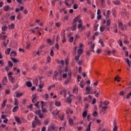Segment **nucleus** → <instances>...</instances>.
Returning a JSON list of instances; mask_svg holds the SVG:
<instances>
[{
  "label": "nucleus",
  "mask_w": 131,
  "mask_h": 131,
  "mask_svg": "<svg viewBox=\"0 0 131 131\" xmlns=\"http://www.w3.org/2000/svg\"><path fill=\"white\" fill-rule=\"evenodd\" d=\"M94 48H95V45H92L90 48L89 51L90 52H93V53H95V50H94Z\"/></svg>",
  "instance_id": "12"
},
{
  "label": "nucleus",
  "mask_w": 131,
  "mask_h": 131,
  "mask_svg": "<svg viewBox=\"0 0 131 131\" xmlns=\"http://www.w3.org/2000/svg\"><path fill=\"white\" fill-rule=\"evenodd\" d=\"M11 48H8L7 50L5 51V54L6 55H9L10 54V52H11Z\"/></svg>",
  "instance_id": "30"
},
{
  "label": "nucleus",
  "mask_w": 131,
  "mask_h": 131,
  "mask_svg": "<svg viewBox=\"0 0 131 131\" xmlns=\"http://www.w3.org/2000/svg\"><path fill=\"white\" fill-rule=\"evenodd\" d=\"M118 43H119V46L120 47H122L123 44H122V41L121 40H119V41H118Z\"/></svg>",
  "instance_id": "52"
},
{
  "label": "nucleus",
  "mask_w": 131,
  "mask_h": 131,
  "mask_svg": "<svg viewBox=\"0 0 131 131\" xmlns=\"http://www.w3.org/2000/svg\"><path fill=\"white\" fill-rule=\"evenodd\" d=\"M103 104H104V105H105V106H108V105H109V101H105L103 102Z\"/></svg>",
  "instance_id": "45"
},
{
  "label": "nucleus",
  "mask_w": 131,
  "mask_h": 131,
  "mask_svg": "<svg viewBox=\"0 0 131 131\" xmlns=\"http://www.w3.org/2000/svg\"><path fill=\"white\" fill-rule=\"evenodd\" d=\"M118 25H119V28H120V29H121V30H122V31L124 30V28H123V24L122 23H119Z\"/></svg>",
  "instance_id": "10"
},
{
  "label": "nucleus",
  "mask_w": 131,
  "mask_h": 131,
  "mask_svg": "<svg viewBox=\"0 0 131 131\" xmlns=\"http://www.w3.org/2000/svg\"><path fill=\"white\" fill-rule=\"evenodd\" d=\"M86 91H88V92H91V87H86L85 88Z\"/></svg>",
  "instance_id": "64"
},
{
  "label": "nucleus",
  "mask_w": 131,
  "mask_h": 131,
  "mask_svg": "<svg viewBox=\"0 0 131 131\" xmlns=\"http://www.w3.org/2000/svg\"><path fill=\"white\" fill-rule=\"evenodd\" d=\"M131 96V92L126 96V99H129Z\"/></svg>",
  "instance_id": "59"
},
{
  "label": "nucleus",
  "mask_w": 131,
  "mask_h": 131,
  "mask_svg": "<svg viewBox=\"0 0 131 131\" xmlns=\"http://www.w3.org/2000/svg\"><path fill=\"white\" fill-rule=\"evenodd\" d=\"M17 55V53H16V52H15V51H12L11 52V54H10V56L11 57H16Z\"/></svg>",
  "instance_id": "24"
},
{
  "label": "nucleus",
  "mask_w": 131,
  "mask_h": 131,
  "mask_svg": "<svg viewBox=\"0 0 131 131\" xmlns=\"http://www.w3.org/2000/svg\"><path fill=\"white\" fill-rule=\"evenodd\" d=\"M35 122L36 124H38V125H41V121L37 118V116L35 117Z\"/></svg>",
  "instance_id": "2"
},
{
  "label": "nucleus",
  "mask_w": 131,
  "mask_h": 131,
  "mask_svg": "<svg viewBox=\"0 0 131 131\" xmlns=\"http://www.w3.org/2000/svg\"><path fill=\"white\" fill-rule=\"evenodd\" d=\"M8 64L10 65V67H13V62L12 61H9Z\"/></svg>",
  "instance_id": "56"
},
{
  "label": "nucleus",
  "mask_w": 131,
  "mask_h": 131,
  "mask_svg": "<svg viewBox=\"0 0 131 131\" xmlns=\"http://www.w3.org/2000/svg\"><path fill=\"white\" fill-rule=\"evenodd\" d=\"M118 81V82H119L120 81V77L118 76H116L115 78V81Z\"/></svg>",
  "instance_id": "22"
},
{
  "label": "nucleus",
  "mask_w": 131,
  "mask_h": 131,
  "mask_svg": "<svg viewBox=\"0 0 131 131\" xmlns=\"http://www.w3.org/2000/svg\"><path fill=\"white\" fill-rule=\"evenodd\" d=\"M72 31H74V30H76V24H74L72 27Z\"/></svg>",
  "instance_id": "32"
},
{
  "label": "nucleus",
  "mask_w": 131,
  "mask_h": 131,
  "mask_svg": "<svg viewBox=\"0 0 131 131\" xmlns=\"http://www.w3.org/2000/svg\"><path fill=\"white\" fill-rule=\"evenodd\" d=\"M7 81H8V79L7 78V77H4L3 80V83L4 85H5Z\"/></svg>",
  "instance_id": "21"
},
{
  "label": "nucleus",
  "mask_w": 131,
  "mask_h": 131,
  "mask_svg": "<svg viewBox=\"0 0 131 131\" xmlns=\"http://www.w3.org/2000/svg\"><path fill=\"white\" fill-rule=\"evenodd\" d=\"M15 121L17 122V123H21L22 121H21V119L18 117H15Z\"/></svg>",
  "instance_id": "14"
},
{
  "label": "nucleus",
  "mask_w": 131,
  "mask_h": 131,
  "mask_svg": "<svg viewBox=\"0 0 131 131\" xmlns=\"http://www.w3.org/2000/svg\"><path fill=\"white\" fill-rule=\"evenodd\" d=\"M108 108V106H103L101 108V111L102 112H105V111H106V109H107Z\"/></svg>",
  "instance_id": "35"
},
{
  "label": "nucleus",
  "mask_w": 131,
  "mask_h": 131,
  "mask_svg": "<svg viewBox=\"0 0 131 131\" xmlns=\"http://www.w3.org/2000/svg\"><path fill=\"white\" fill-rule=\"evenodd\" d=\"M124 94H125L124 91H121L119 93V95L120 96H123V95H124Z\"/></svg>",
  "instance_id": "60"
},
{
  "label": "nucleus",
  "mask_w": 131,
  "mask_h": 131,
  "mask_svg": "<svg viewBox=\"0 0 131 131\" xmlns=\"http://www.w3.org/2000/svg\"><path fill=\"white\" fill-rule=\"evenodd\" d=\"M111 11H110V10H107L106 12V15L105 14V13H104V16H106V18H109V16H110V13Z\"/></svg>",
  "instance_id": "19"
},
{
  "label": "nucleus",
  "mask_w": 131,
  "mask_h": 131,
  "mask_svg": "<svg viewBox=\"0 0 131 131\" xmlns=\"http://www.w3.org/2000/svg\"><path fill=\"white\" fill-rule=\"evenodd\" d=\"M69 122L70 125H71V126H73V125H74V122H73V120L71 118H70L69 119Z\"/></svg>",
  "instance_id": "15"
},
{
  "label": "nucleus",
  "mask_w": 131,
  "mask_h": 131,
  "mask_svg": "<svg viewBox=\"0 0 131 131\" xmlns=\"http://www.w3.org/2000/svg\"><path fill=\"white\" fill-rule=\"evenodd\" d=\"M43 84H40L39 85V89H42V88H43Z\"/></svg>",
  "instance_id": "63"
},
{
  "label": "nucleus",
  "mask_w": 131,
  "mask_h": 131,
  "mask_svg": "<svg viewBox=\"0 0 131 131\" xmlns=\"http://www.w3.org/2000/svg\"><path fill=\"white\" fill-rule=\"evenodd\" d=\"M91 125H92V122H90L89 124L88 127L86 129V131H91Z\"/></svg>",
  "instance_id": "26"
},
{
  "label": "nucleus",
  "mask_w": 131,
  "mask_h": 131,
  "mask_svg": "<svg viewBox=\"0 0 131 131\" xmlns=\"http://www.w3.org/2000/svg\"><path fill=\"white\" fill-rule=\"evenodd\" d=\"M61 72H62L61 71H59V73H58V72L57 71H55L54 72V75L53 76V79H56V80H57V76H58L59 74V75H61Z\"/></svg>",
  "instance_id": "1"
},
{
  "label": "nucleus",
  "mask_w": 131,
  "mask_h": 131,
  "mask_svg": "<svg viewBox=\"0 0 131 131\" xmlns=\"http://www.w3.org/2000/svg\"><path fill=\"white\" fill-rule=\"evenodd\" d=\"M26 85L28 88H31L32 86V83L30 81H28L26 82Z\"/></svg>",
  "instance_id": "6"
},
{
  "label": "nucleus",
  "mask_w": 131,
  "mask_h": 131,
  "mask_svg": "<svg viewBox=\"0 0 131 131\" xmlns=\"http://www.w3.org/2000/svg\"><path fill=\"white\" fill-rule=\"evenodd\" d=\"M2 31H7L8 29V27L6 25H4L2 27Z\"/></svg>",
  "instance_id": "18"
},
{
  "label": "nucleus",
  "mask_w": 131,
  "mask_h": 131,
  "mask_svg": "<svg viewBox=\"0 0 131 131\" xmlns=\"http://www.w3.org/2000/svg\"><path fill=\"white\" fill-rule=\"evenodd\" d=\"M41 104L42 112H43V113H45L46 112H48V111H47V109L43 108V101H41Z\"/></svg>",
  "instance_id": "9"
},
{
  "label": "nucleus",
  "mask_w": 131,
  "mask_h": 131,
  "mask_svg": "<svg viewBox=\"0 0 131 131\" xmlns=\"http://www.w3.org/2000/svg\"><path fill=\"white\" fill-rule=\"evenodd\" d=\"M55 26L56 27H60L61 26V24H60V23H56L55 24Z\"/></svg>",
  "instance_id": "54"
},
{
  "label": "nucleus",
  "mask_w": 131,
  "mask_h": 131,
  "mask_svg": "<svg viewBox=\"0 0 131 131\" xmlns=\"http://www.w3.org/2000/svg\"><path fill=\"white\" fill-rule=\"evenodd\" d=\"M51 60H52V58H51L50 56H48L47 57V59L48 63H51Z\"/></svg>",
  "instance_id": "39"
},
{
  "label": "nucleus",
  "mask_w": 131,
  "mask_h": 131,
  "mask_svg": "<svg viewBox=\"0 0 131 131\" xmlns=\"http://www.w3.org/2000/svg\"><path fill=\"white\" fill-rule=\"evenodd\" d=\"M73 9L74 10L78 9V5L76 4H74Z\"/></svg>",
  "instance_id": "41"
},
{
  "label": "nucleus",
  "mask_w": 131,
  "mask_h": 131,
  "mask_svg": "<svg viewBox=\"0 0 131 131\" xmlns=\"http://www.w3.org/2000/svg\"><path fill=\"white\" fill-rule=\"evenodd\" d=\"M104 52L107 53V54H106V56H107V55L108 56H110V55H111L112 52H111V51H110V50H108H108H105L104 51Z\"/></svg>",
  "instance_id": "25"
},
{
  "label": "nucleus",
  "mask_w": 131,
  "mask_h": 131,
  "mask_svg": "<svg viewBox=\"0 0 131 131\" xmlns=\"http://www.w3.org/2000/svg\"><path fill=\"white\" fill-rule=\"evenodd\" d=\"M18 109H19V106H15L13 109V112H17V110H18Z\"/></svg>",
  "instance_id": "33"
},
{
  "label": "nucleus",
  "mask_w": 131,
  "mask_h": 131,
  "mask_svg": "<svg viewBox=\"0 0 131 131\" xmlns=\"http://www.w3.org/2000/svg\"><path fill=\"white\" fill-rule=\"evenodd\" d=\"M80 18V15H78L76 17H75L73 20V22H74V24H75L76 23V22H77V21H78V20H79Z\"/></svg>",
  "instance_id": "11"
},
{
  "label": "nucleus",
  "mask_w": 131,
  "mask_h": 131,
  "mask_svg": "<svg viewBox=\"0 0 131 131\" xmlns=\"http://www.w3.org/2000/svg\"><path fill=\"white\" fill-rule=\"evenodd\" d=\"M93 116L94 117H97V116H98V113L95 111L94 113H93Z\"/></svg>",
  "instance_id": "55"
},
{
  "label": "nucleus",
  "mask_w": 131,
  "mask_h": 131,
  "mask_svg": "<svg viewBox=\"0 0 131 131\" xmlns=\"http://www.w3.org/2000/svg\"><path fill=\"white\" fill-rule=\"evenodd\" d=\"M86 115H88V111H86V110H85V111L83 112L82 113V117L83 118H85V117H86Z\"/></svg>",
  "instance_id": "20"
},
{
  "label": "nucleus",
  "mask_w": 131,
  "mask_h": 131,
  "mask_svg": "<svg viewBox=\"0 0 131 131\" xmlns=\"http://www.w3.org/2000/svg\"><path fill=\"white\" fill-rule=\"evenodd\" d=\"M66 113L67 114H69V113H71V114H72L73 113V111L71 110V108L69 107L67 109Z\"/></svg>",
  "instance_id": "13"
},
{
  "label": "nucleus",
  "mask_w": 131,
  "mask_h": 131,
  "mask_svg": "<svg viewBox=\"0 0 131 131\" xmlns=\"http://www.w3.org/2000/svg\"><path fill=\"white\" fill-rule=\"evenodd\" d=\"M114 127L113 128V131L118 130V127L117 126L116 122H115V121L114 122Z\"/></svg>",
  "instance_id": "7"
},
{
  "label": "nucleus",
  "mask_w": 131,
  "mask_h": 131,
  "mask_svg": "<svg viewBox=\"0 0 131 131\" xmlns=\"http://www.w3.org/2000/svg\"><path fill=\"white\" fill-rule=\"evenodd\" d=\"M51 128H52V129H53V130H58V127H57L54 125H52L51 126Z\"/></svg>",
  "instance_id": "37"
},
{
  "label": "nucleus",
  "mask_w": 131,
  "mask_h": 131,
  "mask_svg": "<svg viewBox=\"0 0 131 131\" xmlns=\"http://www.w3.org/2000/svg\"><path fill=\"white\" fill-rule=\"evenodd\" d=\"M74 39V37H71L69 38V41L70 42H73Z\"/></svg>",
  "instance_id": "42"
},
{
  "label": "nucleus",
  "mask_w": 131,
  "mask_h": 131,
  "mask_svg": "<svg viewBox=\"0 0 131 131\" xmlns=\"http://www.w3.org/2000/svg\"><path fill=\"white\" fill-rule=\"evenodd\" d=\"M100 30L101 32H104V31L105 30V27L104 26H101L100 28Z\"/></svg>",
  "instance_id": "38"
},
{
  "label": "nucleus",
  "mask_w": 131,
  "mask_h": 131,
  "mask_svg": "<svg viewBox=\"0 0 131 131\" xmlns=\"http://www.w3.org/2000/svg\"><path fill=\"white\" fill-rule=\"evenodd\" d=\"M1 118H2V119H7V117H6V115H2L1 116Z\"/></svg>",
  "instance_id": "62"
},
{
  "label": "nucleus",
  "mask_w": 131,
  "mask_h": 131,
  "mask_svg": "<svg viewBox=\"0 0 131 131\" xmlns=\"http://www.w3.org/2000/svg\"><path fill=\"white\" fill-rule=\"evenodd\" d=\"M82 53H83V50H82V49H78V56L80 55L81 56Z\"/></svg>",
  "instance_id": "17"
},
{
  "label": "nucleus",
  "mask_w": 131,
  "mask_h": 131,
  "mask_svg": "<svg viewBox=\"0 0 131 131\" xmlns=\"http://www.w3.org/2000/svg\"><path fill=\"white\" fill-rule=\"evenodd\" d=\"M11 60L13 62V63H17V62H19V60L14 57H11Z\"/></svg>",
  "instance_id": "23"
},
{
  "label": "nucleus",
  "mask_w": 131,
  "mask_h": 131,
  "mask_svg": "<svg viewBox=\"0 0 131 131\" xmlns=\"http://www.w3.org/2000/svg\"><path fill=\"white\" fill-rule=\"evenodd\" d=\"M8 43H9V40H7V41L5 40L3 42V45L4 47H7Z\"/></svg>",
  "instance_id": "31"
},
{
  "label": "nucleus",
  "mask_w": 131,
  "mask_h": 131,
  "mask_svg": "<svg viewBox=\"0 0 131 131\" xmlns=\"http://www.w3.org/2000/svg\"><path fill=\"white\" fill-rule=\"evenodd\" d=\"M55 48L56 49V50L59 51V44H58V43H56L55 44Z\"/></svg>",
  "instance_id": "58"
},
{
  "label": "nucleus",
  "mask_w": 131,
  "mask_h": 131,
  "mask_svg": "<svg viewBox=\"0 0 131 131\" xmlns=\"http://www.w3.org/2000/svg\"><path fill=\"white\" fill-rule=\"evenodd\" d=\"M7 37V35H5V36H2L1 37V39H2V40H5V39H6Z\"/></svg>",
  "instance_id": "51"
},
{
  "label": "nucleus",
  "mask_w": 131,
  "mask_h": 131,
  "mask_svg": "<svg viewBox=\"0 0 131 131\" xmlns=\"http://www.w3.org/2000/svg\"><path fill=\"white\" fill-rule=\"evenodd\" d=\"M9 29H14L15 28V24H12L11 25L9 26Z\"/></svg>",
  "instance_id": "29"
},
{
  "label": "nucleus",
  "mask_w": 131,
  "mask_h": 131,
  "mask_svg": "<svg viewBox=\"0 0 131 131\" xmlns=\"http://www.w3.org/2000/svg\"><path fill=\"white\" fill-rule=\"evenodd\" d=\"M50 56H51V57H54V50H51V51L50 52Z\"/></svg>",
  "instance_id": "53"
},
{
  "label": "nucleus",
  "mask_w": 131,
  "mask_h": 131,
  "mask_svg": "<svg viewBox=\"0 0 131 131\" xmlns=\"http://www.w3.org/2000/svg\"><path fill=\"white\" fill-rule=\"evenodd\" d=\"M55 105L57 106H60L61 105V102L59 101H56L55 102Z\"/></svg>",
  "instance_id": "49"
},
{
  "label": "nucleus",
  "mask_w": 131,
  "mask_h": 131,
  "mask_svg": "<svg viewBox=\"0 0 131 131\" xmlns=\"http://www.w3.org/2000/svg\"><path fill=\"white\" fill-rule=\"evenodd\" d=\"M36 97H37V95H36V94H34V95H32V98H33L32 100V102L34 104L35 103H36V102L37 101V99H36Z\"/></svg>",
  "instance_id": "3"
},
{
  "label": "nucleus",
  "mask_w": 131,
  "mask_h": 131,
  "mask_svg": "<svg viewBox=\"0 0 131 131\" xmlns=\"http://www.w3.org/2000/svg\"><path fill=\"white\" fill-rule=\"evenodd\" d=\"M9 9L10 6H9L8 5L4 7V11H5V12H8V11H9Z\"/></svg>",
  "instance_id": "16"
},
{
  "label": "nucleus",
  "mask_w": 131,
  "mask_h": 131,
  "mask_svg": "<svg viewBox=\"0 0 131 131\" xmlns=\"http://www.w3.org/2000/svg\"><path fill=\"white\" fill-rule=\"evenodd\" d=\"M35 114H36V115H39L40 114V113H41V111L40 110H38L37 111H36L35 112Z\"/></svg>",
  "instance_id": "44"
},
{
  "label": "nucleus",
  "mask_w": 131,
  "mask_h": 131,
  "mask_svg": "<svg viewBox=\"0 0 131 131\" xmlns=\"http://www.w3.org/2000/svg\"><path fill=\"white\" fill-rule=\"evenodd\" d=\"M9 79L12 83H14V82L16 81V79L13 76H10L9 77Z\"/></svg>",
  "instance_id": "8"
},
{
  "label": "nucleus",
  "mask_w": 131,
  "mask_h": 131,
  "mask_svg": "<svg viewBox=\"0 0 131 131\" xmlns=\"http://www.w3.org/2000/svg\"><path fill=\"white\" fill-rule=\"evenodd\" d=\"M110 24H111V19H107L106 21V26H110Z\"/></svg>",
  "instance_id": "36"
},
{
  "label": "nucleus",
  "mask_w": 131,
  "mask_h": 131,
  "mask_svg": "<svg viewBox=\"0 0 131 131\" xmlns=\"http://www.w3.org/2000/svg\"><path fill=\"white\" fill-rule=\"evenodd\" d=\"M99 43L101 44V46L105 47V45L104 44V41H102V40L100 39L99 40Z\"/></svg>",
  "instance_id": "40"
},
{
  "label": "nucleus",
  "mask_w": 131,
  "mask_h": 131,
  "mask_svg": "<svg viewBox=\"0 0 131 131\" xmlns=\"http://www.w3.org/2000/svg\"><path fill=\"white\" fill-rule=\"evenodd\" d=\"M16 18H17V19H18L19 20H20V19H21V13H20L18 14Z\"/></svg>",
  "instance_id": "50"
},
{
  "label": "nucleus",
  "mask_w": 131,
  "mask_h": 131,
  "mask_svg": "<svg viewBox=\"0 0 131 131\" xmlns=\"http://www.w3.org/2000/svg\"><path fill=\"white\" fill-rule=\"evenodd\" d=\"M32 69L33 70H36L37 69V67L36 66V64H34L33 67L32 68Z\"/></svg>",
  "instance_id": "46"
},
{
  "label": "nucleus",
  "mask_w": 131,
  "mask_h": 131,
  "mask_svg": "<svg viewBox=\"0 0 131 131\" xmlns=\"http://www.w3.org/2000/svg\"><path fill=\"white\" fill-rule=\"evenodd\" d=\"M16 98H20V97H22L23 96V93H17L16 92Z\"/></svg>",
  "instance_id": "28"
},
{
  "label": "nucleus",
  "mask_w": 131,
  "mask_h": 131,
  "mask_svg": "<svg viewBox=\"0 0 131 131\" xmlns=\"http://www.w3.org/2000/svg\"><path fill=\"white\" fill-rule=\"evenodd\" d=\"M10 90H5V94H6V95H10Z\"/></svg>",
  "instance_id": "57"
},
{
  "label": "nucleus",
  "mask_w": 131,
  "mask_h": 131,
  "mask_svg": "<svg viewBox=\"0 0 131 131\" xmlns=\"http://www.w3.org/2000/svg\"><path fill=\"white\" fill-rule=\"evenodd\" d=\"M113 4H114L115 6H120V5H121V3L119 0H117L116 1H113Z\"/></svg>",
  "instance_id": "4"
},
{
  "label": "nucleus",
  "mask_w": 131,
  "mask_h": 131,
  "mask_svg": "<svg viewBox=\"0 0 131 131\" xmlns=\"http://www.w3.org/2000/svg\"><path fill=\"white\" fill-rule=\"evenodd\" d=\"M98 26H99V25H94V28L95 31H97V30H98Z\"/></svg>",
  "instance_id": "48"
},
{
  "label": "nucleus",
  "mask_w": 131,
  "mask_h": 131,
  "mask_svg": "<svg viewBox=\"0 0 131 131\" xmlns=\"http://www.w3.org/2000/svg\"><path fill=\"white\" fill-rule=\"evenodd\" d=\"M84 82V81H81L80 83V86L83 89L84 87V85H83V83Z\"/></svg>",
  "instance_id": "34"
},
{
  "label": "nucleus",
  "mask_w": 131,
  "mask_h": 131,
  "mask_svg": "<svg viewBox=\"0 0 131 131\" xmlns=\"http://www.w3.org/2000/svg\"><path fill=\"white\" fill-rule=\"evenodd\" d=\"M60 95H63L64 98H66L67 92L65 89L61 91L60 92Z\"/></svg>",
  "instance_id": "5"
},
{
  "label": "nucleus",
  "mask_w": 131,
  "mask_h": 131,
  "mask_svg": "<svg viewBox=\"0 0 131 131\" xmlns=\"http://www.w3.org/2000/svg\"><path fill=\"white\" fill-rule=\"evenodd\" d=\"M80 57V55H78L75 57L74 60H75V61H78V60H79Z\"/></svg>",
  "instance_id": "47"
},
{
  "label": "nucleus",
  "mask_w": 131,
  "mask_h": 131,
  "mask_svg": "<svg viewBox=\"0 0 131 131\" xmlns=\"http://www.w3.org/2000/svg\"><path fill=\"white\" fill-rule=\"evenodd\" d=\"M6 104H7V99L4 100L3 103L2 105V108H4L6 106Z\"/></svg>",
  "instance_id": "27"
},
{
  "label": "nucleus",
  "mask_w": 131,
  "mask_h": 131,
  "mask_svg": "<svg viewBox=\"0 0 131 131\" xmlns=\"http://www.w3.org/2000/svg\"><path fill=\"white\" fill-rule=\"evenodd\" d=\"M18 100L17 99H15V100H14L15 106H18Z\"/></svg>",
  "instance_id": "43"
},
{
  "label": "nucleus",
  "mask_w": 131,
  "mask_h": 131,
  "mask_svg": "<svg viewBox=\"0 0 131 131\" xmlns=\"http://www.w3.org/2000/svg\"><path fill=\"white\" fill-rule=\"evenodd\" d=\"M97 100L96 99V98H94L93 99V101H92V105H95V103H96Z\"/></svg>",
  "instance_id": "61"
}]
</instances>
